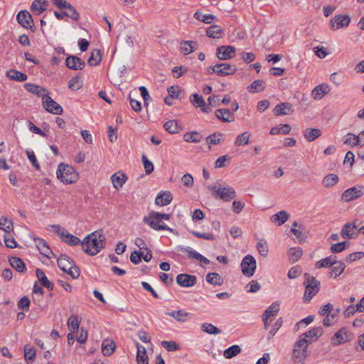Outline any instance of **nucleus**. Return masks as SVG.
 <instances>
[{
	"instance_id": "nucleus-1",
	"label": "nucleus",
	"mask_w": 364,
	"mask_h": 364,
	"mask_svg": "<svg viewBox=\"0 0 364 364\" xmlns=\"http://www.w3.org/2000/svg\"><path fill=\"white\" fill-rule=\"evenodd\" d=\"M104 240L105 237L95 231L83 239L81 242L82 249L89 255L94 256L104 247Z\"/></svg>"
},
{
	"instance_id": "nucleus-2",
	"label": "nucleus",
	"mask_w": 364,
	"mask_h": 364,
	"mask_svg": "<svg viewBox=\"0 0 364 364\" xmlns=\"http://www.w3.org/2000/svg\"><path fill=\"white\" fill-rule=\"evenodd\" d=\"M57 178L65 184L75 183L79 178V174L71 166L60 163L56 171Z\"/></svg>"
},
{
	"instance_id": "nucleus-3",
	"label": "nucleus",
	"mask_w": 364,
	"mask_h": 364,
	"mask_svg": "<svg viewBox=\"0 0 364 364\" xmlns=\"http://www.w3.org/2000/svg\"><path fill=\"white\" fill-rule=\"evenodd\" d=\"M208 188L210 191L212 192V195L215 198H218L225 202L230 201L237 196L235 189L230 186H226L224 187H221L220 186H208Z\"/></svg>"
},
{
	"instance_id": "nucleus-4",
	"label": "nucleus",
	"mask_w": 364,
	"mask_h": 364,
	"mask_svg": "<svg viewBox=\"0 0 364 364\" xmlns=\"http://www.w3.org/2000/svg\"><path fill=\"white\" fill-rule=\"evenodd\" d=\"M58 267L63 272L68 273L73 279H77L80 276V270L77 267L73 260L66 255H60L57 260Z\"/></svg>"
},
{
	"instance_id": "nucleus-5",
	"label": "nucleus",
	"mask_w": 364,
	"mask_h": 364,
	"mask_svg": "<svg viewBox=\"0 0 364 364\" xmlns=\"http://www.w3.org/2000/svg\"><path fill=\"white\" fill-rule=\"evenodd\" d=\"M305 292L304 296V302H309L311 299L320 290V282L313 276L305 274Z\"/></svg>"
},
{
	"instance_id": "nucleus-6",
	"label": "nucleus",
	"mask_w": 364,
	"mask_h": 364,
	"mask_svg": "<svg viewBox=\"0 0 364 364\" xmlns=\"http://www.w3.org/2000/svg\"><path fill=\"white\" fill-rule=\"evenodd\" d=\"M143 221L149 227L155 230H168L171 232L176 233L173 228L168 227L166 224L161 222V219L156 215V212H151L149 216L144 218Z\"/></svg>"
},
{
	"instance_id": "nucleus-7",
	"label": "nucleus",
	"mask_w": 364,
	"mask_h": 364,
	"mask_svg": "<svg viewBox=\"0 0 364 364\" xmlns=\"http://www.w3.org/2000/svg\"><path fill=\"white\" fill-rule=\"evenodd\" d=\"M307 343L308 341L304 338V336H300L299 339L296 342L293 350V358L294 359V362L296 363V360H298V363L300 364L304 358H305L307 355Z\"/></svg>"
},
{
	"instance_id": "nucleus-8",
	"label": "nucleus",
	"mask_w": 364,
	"mask_h": 364,
	"mask_svg": "<svg viewBox=\"0 0 364 364\" xmlns=\"http://www.w3.org/2000/svg\"><path fill=\"white\" fill-rule=\"evenodd\" d=\"M50 228H53L55 232L60 237L61 240L70 246H76L80 244V239L70 234L64 228L59 225H51Z\"/></svg>"
},
{
	"instance_id": "nucleus-9",
	"label": "nucleus",
	"mask_w": 364,
	"mask_h": 364,
	"mask_svg": "<svg viewBox=\"0 0 364 364\" xmlns=\"http://www.w3.org/2000/svg\"><path fill=\"white\" fill-rule=\"evenodd\" d=\"M242 272L245 276L252 277L256 269L257 263L255 259L252 255H246L241 262Z\"/></svg>"
},
{
	"instance_id": "nucleus-10",
	"label": "nucleus",
	"mask_w": 364,
	"mask_h": 364,
	"mask_svg": "<svg viewBox=\"0 0 364 364\" xmlns=\"http://www.w3.org/2000/svg\"><path fill=\"white\" fill-rule=\"evenodd\" d=\"M43 105L45 109L54 114H61L63 112V107L54 101L48 95L43 97Z\"/></svg>"
},
{
	"instance_id": "nucleus-11",
	"label": "nucleus",
	"mask_w": 364,
	"mask_h": 364,
	"mask_svg": "<svg viewBox=\"0 0 364 364\" xmlns=\"http://www.w3.org/2000/svg\"><path fill=\"white\" fill-rule=\"evenodd\" d=\"M350 22L348 15L338 14L332 18L329 21L330 29L335 31L343 27H347Z\"/></svg>"
},
{
	"instance_id": "nucleus-12",
	"label": "nucleus",
	"mask_w": 364,
	"mask_h": 364,
	"mask_svg": "<svg viewBox=\"0 0 364 364\" xmlns=\"http://www.w3.org/2000/svg\"><path fill=\"white\" fill-rule=\"evenodd\" d=\"M236 55V49L232 46H221L217 48L216 56L222 60L233 58Z\"/></svg>"
},
{
	"instance_id": "nucleus-13",
	"label": "nucleus",
	"mask_w": 364,
	"mask_h": 364,
	"mask_svg": "<svg viewBox=\"0 0 364 364\" xmlns=\"http://www.w3.org/2000/svg\"><path fill=\"white\" fill-rule=\"evenodd\" d=\"M363 193V187L353 186L352 188H348L343 193L341 199L343 201L349 202L361 197Z\"/></svg>"
},
{
	"instance_id": "nucleus-14",
	"label": "nucleus",
	"mask_w": 364,
	"mask_h": 364,
	"mask_svg": "<svg viewBox=\"0 0 364 364\" xmlns=\"http://www.w3.org/2000/svg\"><path fill=\"white\" fill-rule=\"evenodd\" d=\"M352 334L346 328H342L337 331L331 338V343L333 345H339L351 340Z\"/></svg>"
},
{
	"instance_id": "nucleus-15",
	"label": "nucleus",
	"mask_w": 364,
	"mask_h": 364,
	"mask_svg": "<svg viewBox=\"0 0 364 364\" xmlns=\"http://www.w3.org/2000/svg\"><path fill=\"white\" fill-rule=\"evenodd\" d=\"M16 19L18 23L26 28H31L33 26L32 16L26 10L19 11L17 14Z\"/></svg>"
},
{
	"instance_id": "nucleus-16",
	"label": "nucleus",
	"mask_w": 364,
	"mask_h": 364,
	"mask_svg": "<svg viewBox=\"0 0 364 364\" xmlns=\"http://www.w3.org/2000/svg\"><path fill=\"white\" fill-rule=\"evenodd\" d=\"M66 66L73 70H82L85 66V63L79 57L70 55L65 59Z\"/></svg>"
},
{
	"instance_id": "nucleus-17",
	"label": "nucleus",
	"mask_w": 364,
	"mask_h": 364,
	"mask_svg": "<svg viewBox=\"0 0 364 364\" xmlns=\"http://www.w3.org/2000/svg\"><path fill=\"white\" fill-rule=\"evenodd\" d=\"M197 278L194 275L180 274L176 277L177 284L182 287H191L196 284Z\"/></svg>"
},
{
	"instance_id": "nucleus-18",
	"label": "nucleus",
	"mask_w": 364,
	"mask_h": 364,
	"mask_svg": "<svg viewBox=\"0 0 364 364\" xmlns=\"http://www.w3.org/2000/svg\"><path fill=\"white\" fill-rule=\"evenodd\" d=\"M217 68H218V75L219 76L232 75L237 70L235 65L230 63H218Z\"/></svg>"
},
{
	"instance_id": "nucleus-19",
	"label": "nucleus",
	"mask_w": 364,
	"mask_h": 364,
	"mask_svg": "<svg viewBox=\"0 0 364 364\" xmlns=\"http://www.w3.org/2000/svg\"><path fill=\"white\" fill-rule=\"evenodd\" d=\"M36 242V246L39 250L40 253L48 258L50 257V255H53L52 250L49 247L48 243L42 238L33 237Z\"/></svg>"
},
{
	"instance_id": "nucleus-20",
	"label": "nucleus",
	"mask_w": 364,
	"mask_h": 364,
	"mask_svg": "<svg viewBox=\"0 0 364 364\" xmlns=\"http://www.w3.org/2000/svg\"><path fill=\"white\" fill-rule=\"evenodd\" d=\"M293 112L292 105L289 102L279 103L274 109V114L277 116L291 114Z\"/></svg>"
},
{
	"instance_id": "nucleus-21",
	"label": "nucleus",
	"mask_w": 364,
	"mask_h": 364,
	"mask_svg": "<svg viewBox=\"0 0 364 364\" xmlns=\"http://www.w3.org/2000/svg\"><path fill=\"white\" fill-rule=\"evenodd\" d=\"M180 250L182 252L186 253L189 257L194 258L205 264H208L210 263L208 259L189 247H180Z\"/></svg>"
},
{
	"instance_id": "nucleus-22",
	"label": "nucleus",
	"mask_w": 364,
	"mask_h": 364,
	"mask_svg": "<svg viewBox=\"0 0 364 364\" xmlns=\"http://www.w3.org/2000/svg\"><path fill=\"white\" fill-rule=\"evenodd\" d=\"M215 114L218 119L224 122H232L235 121L234 113L228 109H216Z\"/></svg>"
},
{
	"instance_id": "nucleus-23",
	"label": "nucleus",
	"mask_w": 364,
	"mask_h": 364,
	"mask_svg": "<svg viewBox=\"0 0 364 364\" xmlns=\"http://www.w3.org/2000/svg\"><path fill=\"white\" fill-rule=\"evenodd\" d=\"M111 180L114 188L119 189L125 183L127 176L123 172L118 171L111 176Z\"/></svg>"
},
{
	"instance_id": "nucleus-24",
	"label": "nucleus",
	"mask_w": 364,
	"mask_h": 364,
	"mask_svg": "<svg viewBox=\"0 0 364 364\" xmlns=\"http://www.w3.org/2000/svg\"><path fill=\"white\" fill-rule=\"evenodd\" d=\"M329 87L326 84H321L317 85L311 92V97L314 100L322 99L329 92Z\"/></svg>"
},
{
	"instance_id": "nucleus-25",
	"label": "nucleus",
	"mask_w": 364,
	"mask_h": 364,
	"mask_svg": "<svg viewBox=\"0 0 364 364\" xmlns=\"http://www.w3.org/2000/svg\"><path fill=\"white\" fill-rule=\"evenodd\" d=\"M48 1L46 0H34L31 6V10L35 15H40L46 10Z\"/></svg>"
},
{
	"instance_id": "nucleus-26",
	"label": "nucleus",
	"mask_w": 364,
	"mask_h": 364,
	"mask_svg": "<svg viewBox=\"0 0 364 364\" xmlns=\"http://www.w3.org/2000/svg\"><path fill=\"white\" fill-rule=\"evenodd\" d=\"M173 196L169 191H163L157 195L155 203L158 205L164 206L168 205L172 200Z\"/></svg>"
},
{
	"instance_id": "nucleus-27",
	"label": "nucleus",
	"mask_w": 364,
	"mask_h": 364,
	"mask_svg": "<svg viewBox=\"0 0 364 364\" xmlns=\"http://www.w3.org/2000/svg\"><path fill=\"white\" fill-rule=\"evenodd\" d=\"M364 298H362L356 305H350L344 311L346 317L352 316L356 311L364 312Z\"/></svg>"
},
{
	"instance_id": "nucleus-28",
	"label": "nucleus",
	"mask_w": 364,
	"mask_h": 364,
	"mask_svg": "<svg viewBox=\"0 0 364 364\" xmlns=\"http://www.w3.org/2000/svg\"><path fill=\"white\" fill-rule=\"evenodd\" d=\"M168 315L173 317L178 322L184 323L190 318V314L183 309L172 311L167 313Z\"/></svg>"
},
{
	"instance_id": "nucleus-29",
	"label": "nucleus",
	"mask_w": 364,
	"mask_h": 364,
	"mask_svg": "<svg viewBox=\"0 0 364 364\" xmlns=\"http://www.w3.org/2000/svg\"><path fill=\"white\" fill-rule=\"evenodd\" d=\"M36 275L39 282L41 284L43 287L50 290L53 289L54 284L48 279L44 272L42 269H37L36 271Z\"/></svg>"
},
{
	"instance_id": "nucleus-30",
	"label": "nucleus",
	"mask_w": 364,
	"mask_h": 364,
	"mask_svg": "<svg viewBox=\"0 0 364 364\" xmlns=\"http://www.w3.org/2000/svg\"><path fill=\"white\" fill-rule=\"evenodd\" d=\"M333 310V305L330 303L323 306L320 310L318 311V314L321 316H326L323 321V323L325 326H330L332 325V323L330 322L329 315L331 314V311Z\"/></svg>"
},
{
	"instance_id": "nucleus-31",
	"label": "nucleus",
	"mask_w": 364,
	"mask_h": 364,
	"mask_svg": "<svg viewBox=\"0 0 364 364\" xmlns=\"http://www.w3.org/2000/svg\"><path fill=\"white\" fill-rule=\"evenodd\" d=\"M206 35L212 38H221L224 36V31L220 26L213 25L207 28Z\"/></svg>"
},
{
	"instance_id": "nucleus-32",
	"label": "nucleus",
	"mask_w": 364,
	"mask_h": 364,
	"mask_svg": "<svg viewBox=\"0 0 364 364\" xmlns=\"http://www.w3.org/2000/svg\"><path fill=\"white\" fill-rule=\"evenodd\" d=\"M289 218V214L285 210H280L271 217V221L277 225H282Z\"/></svg>"
},
{
	"instance_id": "nucleus-33",
	"label": "nucleus",
	"mask_w": 364,
	"mask_h": 364,
	"mask_svg": "<svg viewBox=\"0 0 364 364\" xmlns=\"http://www.w3.org/2000/svg\"><path fill=\"white\" fill-rule=\"evenodd\" d=\"M115 347V343L112 340L105 339L102 343V353L105 356H109L114 351Z\"/></svg>"
},
{
	"instance_id": "nucleus-34",
	"label": "nucleus",
	"mask_w": 364,
	"mask_h": 364,
	"mask_svg": "<svg viewBox=\"0 0 364 364\" xmlns=\"http://www.w3.org/2000/svg\"><path fill=\"white\" fill-rule=\"evenodd\" d=\"M137 347V354H136V361L138 364H149L148 361V355L146 353V350L145 347L140 345L139 343H136Z\"/></svg>"
},
{
	"instance_id": "nucleus-35",
	"label": "nucleus",
	"mask_w": 364,
	"mask_h": 364,
	"mask_svg": "<svg viewBox=\"0 0 364 364\" xmlns=\"http://www.w3.org/2000/svg\"><path fill=\"white\" fill-rule=\"evenodd\" d=\"M192 97L193 98L191 99V101L194 106L200 107L203 112H210V109L206 106L205 102L201 95H199L198 94H193Z\"/></svg>"
},
{
	"instance_id": "nucleus-36",
	"label": "nucleus",
	"mask_w": 364,
	"mask_h": 364,
	"mask_svg": "<svg viewBox=\"0 0 364 364\" xmlns=\"http://www.w3.org/2000/svg\"><path fill=\"white\" fill-rule=\"evenodd\" d=\"M197 43L192 41H186L181 43V50L184 55H188L197 49Z\"/></svg>"
},
{
	"instance_id": "nucleus-37",
	"label": "nucleus",
	"mask_w": 364,
	"mask_h": 364,
	"mask_svg": "<svg viewBox=\"0 0 364 364\" xmlns=\"http://www.w3.org/2000/svg\"><path fill=\"white\" fill-rule=\"evenodd\" d=\"M24 87L28 92L41 97L42 98L43 96L47 95L46 94V90L39 85H33L31 83H26L24 85Z\"/></svg>"
},
{
	"instance_id": "nucleus-38",
	"label": "nucleus",
	"mask_w": 364,
	"mask_h": 364,
	"mask_svg": "<svg viewBox=\"0 0 364 364\" xmlns=\"http://www.w3.org/2000/svg\"><path fill=\"white\" fill-rule=\"evenodd\" d=\"M265 88V83L262 80H254L247 87V90L252 93L262 92Z\"/></svg>"
},
{
	"instance_id": "nucleus-39",
	"label": "nucleus",
	"mask_w": 364,
	"mask_h": 364,
	"mask_svg": "<svg viewBox=\"0 0 364 364\" xmlns=\"http://www.w3.org/2000/svg\"><path fill=\"white\" fill-rule=\"evenodd\" d=\"M6 76L12 80L23 82L27 80V75L16 70H10L6 72Z\"/></svg>"
},
{
	"instance_id": "nucleus-40",
	"label": "nucleus",
	"mask_w": 364,
	"mask_h": 364,
	"mask_svg": "<svg viewBox=\"0 0 364 364\" xmlns=\"http://www.w3.org/2000/svg\"><path fill=\"white\" fill-rule=\"evenodd\" d=\"M9 264L18 272H23L26 270V266L23 261L17 257H12L9 259Z\"/></svg>"
},
{
	"instance_id": "nucleus-41",
	"label": "nucleus",
	"mask_w": 364,
	"mask_h": 364,
	"mask_svg": "<svg viewBox=\"0 0 364 364\" xmlns=\"http://www.w3.org/2000/svg\"><path fill=\"white\" fill-rule=\"evenodd\" d=\"M206 281L210 284L221 286L223 284V277L218 273L210 272L206 275Z\"/></svg>"
},
{
	"instance_id": "nucleus-42",
	"label": "nucleus",
	"mask_w": 364,
	"mask_h": 364,
	"mask_svg": "<svg viewBox=\"0 0 364 364\" xmlns=\"http://www.w3.org/2000/svg\"><path fill=\"white\" fill-rule=\"evenodd\" d=\"M321 135V131L319 129H306L304 132V136L308 141H313Z\"/></svg>"
},
{
	"instance_id": "nucleus-43",
	"label": "nucleus",
	"mask_w": 364,
	"mask_h": 364,
	"mask_svg": "<svg viewBox=\"0 0 364 364\" xmlns=\"http://www.w3.org/2000/svg\"><path fill=\"white\" fill-rule=\"evenodd\" d=\"M280 304L278 301L273 302L263 313L262 316L267 318L274 317L279 311Z\"/></svg>"
},
{
	"instance_id": "nucleus-44",
	"label": "nucleus",
	"mask_w": 364,
	"mask_h": 364,
	"mask_svg": "<svg viewBox=\"0 0 364 364\" xmlns=\"http://www.w3.org/2000/svg\"><path fill=\"white\" fill-rule=\"evenodd\" d=\"M330 272V277L336 278L345 270L346 265L341 261H336Z\"/></svg>"
},
{
	"instance_id": "nucleus-45",
	"label": "nucleus",
	"mask_w": 364,
	"mask_h": 364,
	"mask_svg": "<svg viewBox=\"0 0 364 364\" xmlns=\"http://www.w3.org/2000/svg\"><path fill=\"white\" fill-rule=\"evenodd\" d=\"M336 257L333 256H329L324 259H322L318 262H316L315 267L316 268H325V267H329L334 264H336Z\"/></svg>"
},
{
	"instance_id": "nucleus-46",
	"label": "nucleus",
	"mask_w": 364,
	"mask_h": 364,
	"mask_svg": "<svg viewBox=\"0 0 364 364\" xmlns=\"http://www.w3.org/2000/svg\"><path fill=\"white\" fill-rule=\"evenodd\" d=\"M343 144L351 146H360V140L358 135L348 133L343 136Z\"/></svg>"
},
{
	"instance_id": "nucleus-47",
	"label": "nucleus",
	"mask_w": 364,
	"mask_h": 364,
	"mask_svg": "<svg viewBox=\"0 0 364 364\" xmlns=\"http://www.w3.org/2000/svg\"><path fill=\"white\" fill-rule=\"evenodd\" d=\"M323 333V328L321 326L315 327L309 331L303 333L301 336L316 341Z\"/></svg>"
},
{
	"instance_id": "nucleus-48",
	"label": "nucleus",
	"mask_w": 364,
	"mask_h": 364,
	"mask_svg": "<svg viewBox=\"0 0 364 364\" xmlns=\"http://www.w3.org/2000/svg\"><path fill=\"white\" fill-rule=\"evenodd\" d=\"M164 129L170 134H176L181 130V127L178 125L176 120H169L164 125Z\"/></svg>"
},
{
	"instance_id": "nucleus-49",
	"label": "nucleus",
	"mask_w": 364,
	"mask_h": 364,
	"mask_svg": "<svg viewBox=\"0 0 364 364\" xmlns=\"http://www.w3.org/2000/svg\"><path fill=\"white\" fill-rule=\"evenodd\" d=\"M102 60L100 50L99 49L93 50L87 60V63L90 66L97 65Z\"/></svg>"
},
{
	"instance_id": "nucleus-50",
	"label": "nucleus",
	"mask_w": 364,
	"mask_h": 364,
	"mask_svg": "<svg viewBox=\"0 0 364 364\" xmlns=\"http://www.w3.org/2000/svg\"><path fill=\"white\" fill-rule=\"evenodd\" d=\"M202 139V135L198 132H191L184 134L183 140L186 142L198 143Z\"/></svg>"
},
{
	"instance_id": "nucleus-51",
	"label": "nucleus",
	"mask_w": 364,
	"mask_h": 364,
	"mask_svg": "<svg viewBox=\"0 0 364 364\" xmlns=\"http://www.w3.org/2000/svg\"><path fill=\"white\" fill-rule=\"evenodd\" d=\"M81 318L77 315H71L67 322L68 328L70 331H75L79 328Z\"/></svg>"
},
{
	"instance_id": "nucleus-52",
	"label": "nucleus",
	"mask_w": 364,
	"mask_h": 364,
	"mask_svg": "<svg viewBox=\"0 0 364 364\" xmlns=\"http://www.w3.org/2000/svg\"><path fill=\"white\" fill-rule=\"evenodd\" d=\"M250 133L248 132H245L241 134H239L235 141V146H240L243 145H247L250 141Z\"/></svg>"
},
{
	"instance_id": "nucleus-53",
	"label": "nucleus",
	"mask_w": 364,
	"mask_h": 364,
	"mask_svg": "<svg viewBox=\"0 0 364 364\" xmlns=\"http://www.w3.org/2000/svg\"><path fill=\"white\" fill-rule=\"evenodd\" d=\"M241 352V348L237 345H233L224 350L223 355L225 358L230 359L236 356Z\"/></svg>"
},
{
	"instance_id": "nucleus-54",
	"label": "nucleus",
	"mask_w": 364,
	"mask_h": 364,
	"mask_svg": "<svg viewBox=\"0 0 364 364\" xmlns=\"http://www.w3.org/2000/svg\"><path fill=\"white\" fill-rule=\"evenodd\" d=\"M303 254L302 249L300 247H291L289 250V258L291 262H296Z\"/></svg>"
},
{
	"instance_id": "nucleus-55",
	"label": "nucleus",
	"mask_w": 364,
	"mask_h": 364,
	"mask_svg": "<svg viewBox=\"0 0 364 364\" xmlns=\"http://www.w3.org/2000/svg\"><path fill=\"white\" fill-rule=\"evenodd\" d=\"M338 181V176L333 173H330L323 178L322 183L325 187L329 188L336 184Z\"/></svg>"
},
{
	"instance_id": "nucleus-56",
	"label": "nucleus",
	"mask_w": 364,
	"mask_h": 364,
	"mask_svg": "<svg viewBox=\"0 0 364 364\" xmlns=\"http://www.w3.org/2000/svg\"><path fill=\"white\" fill-rule=\"evenodd\" d=\"M193 16L196 19L203 21V23L207 24L211 23L212 21L216 18L214 15L203 14L199 11L195 12Z\"/></svg>"
},
{
	"instance_id": "nucleus-57",
	"label": "nucleus",
	"mask_w": 364,
	"mask_h": 364,
	"mask_svg": "<svg viewBox=\"0 0 364 364\" xmlns=\"http://www.w3.org/2000/svg\"><path fill=\"white\" fill-rule=\"evenodd\" d=\"M201 328L204 332H205L208 334L216 335V334H219L222 332L220 328H218V327L215 326L214 325H213L211 323H204L202 325Z\"/></svg>"
},
{
	"instance_id": "nucleus-58",
	"label": "nucleus",
	"mask_w": 364,
	"mask_h": 364,
	"mask_svg": "<svg viewBox=\"0 0 364 364\" xmlns=\"http://www.w3.org/2000/svg\"><path fill=\"white\" fill-rule=\"evenodd\" d=\"M282 323H283V321H282V318H278L274 322V323L272 326L270 330L268 332V334H267L268 340H271L274 336V335L276 334L277 331L281 328Z\"/></svg>"
},
{
	"instance_id": "nucleus-59",
	"label": "nucleus",
	"mask_w": 364,
	"mask_h": 364,
	"mask_svg": "<svg viewBox=\"0 0 364 364\" xmlns=\"http://www.w3.org/2000/svg\"><path fill=\"white\" fill-rule=\"evenodd\" d=\"M353 227H352V225L350 223H346L343 227L341 235L344 239L353 238Z\"/></svg>"
},
{
	"instance_id": "nucleus-60",
	"label": "nucleus",
	"mask_w": 364,
	"mask_h": 364,
	"mask_svg": "<svg viewBox=\"0 0 364 364\" xmlns=\"http://www.w3.org/2000/svg\"><path fill=\"white\" fill-rule=\"evenodd\" d=\"M223 136V134L220 132L214 133L213 134L209 135L206 137L205 140L207 144L209 145H216L220 143V137ZM209 149H210V146H209Z\"/></svg>"
},
{
	"instance_id": "nucleus-61",
	"label": "nucleus",
	"mask_w": 364,
	"mask_h": 364,
	"mask_svg": "<svg viewBox=\"0 0 364 364\" xmlns=\"http://www.w3.org/2000/svg\"><path fill=\"white\" fill-rule=\"evenodd\" d=\"M257 249L261 256L265 257L269 252L267 242L265 240H261L257 244Z\"/></svg>"
},
{
	"instance_id": "nucleus-62",
	"label": "nucleus",
	"mask_w": 364,
	"mask_h": 364,
	"mask_svg": "<svg viewBox=\"0 0 364 364\" xmlns=\"http://www.w3.org/2000/svg\"><path fill=\"white\" fill-rule=\"evenodd\" d=\"M349 245V242L346 241L333 244L331 247V252L332 253H339L346 250Z\"/></svg>"
},
{
	"instance_id": "nucleus-63",
	"label": "nucleus",
	"mask_w": 364,
	"mask_h": 364,
	"mask_svg": "<svg viewBox=\"0 0 364 364\" xmlns=\"http://www.w3.org/2000/svg\"><path fill=\"white\" fill-rule=\"evenodd\" d=\"M0 229L9 233L14 229L13 222L9 220L7 218H2L0 220Z\"/></svg>"
},
{
	"instance_id": "nucleus-64",
	"label": "nucleus",
	"mask_w": 364,
	"mask_h": 364,
	"mask_svg": "<svg viewBox=\"0 0 364 364\" xmlns=\"http://www.w3.org/2000/svg\"><path fill=\"white\" fill-rule=\"evenodd\" d=\"M68 11H64L63 15H65V16L70 17L74 21H78L80 18V14L77 11V10L71 5L70 4L67 9Z\"/></svg>"
}]
</instances>
